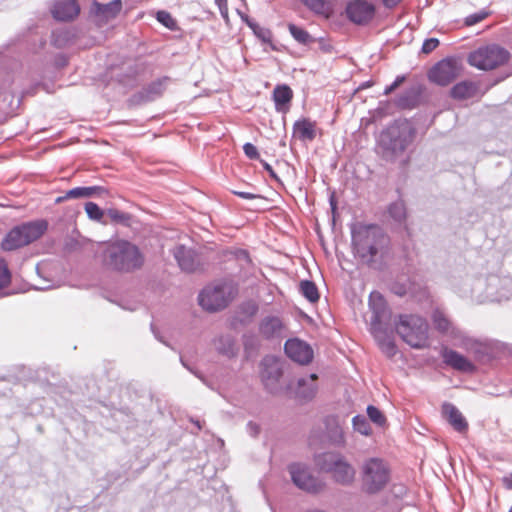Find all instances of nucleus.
I'll return each mask as SVG.
<instances>
[{
	"label": "nucleus",
	"instance_id": "1",
	"mask_svg": "<svg viewBox=\"0 0 512 512\" xmlns=\"http://www.w3.org/2000/svg\"><path fill=\"white\" fill-rule=\"evenodd\" d=\"M355 256L369 267L378 269L389 254L390 239L377 225L357 224L351 230Z\"/></svg>",
	"mask_w": 512,
	"mask_h": 512
},
{
	"label": "nucleus",
	"instance_id": "2",
	"mask_svg": "<svg viewBox=\"0 0 512 512\" xmlns=\"http://www.w3.org/2000/svg\"><path fill=\"white\" fill-rule=\"evenodd\" d=\"M104 257L109 267L121 272H132L140 269L144 263V256L139 248L125 240L109 244Z\"/></svg>",
	"mask_w": 512,
	"mask_h": 512
},
{
	"label": "nucleus",
	"instance_id": "3",
	"mask_svg": "<svg viewBox=\"0 0 512 512\" xmlns=\"http://www.w3.org/2000/svg\"><path fill=\"white\" fill-rule=\"evenodd\" d=\"M414 137V131L408 123H396L388 127L380 135L379 145L383 157L387 160H395L409 146Z\"/></svg>",
	"mask_w": 512,
	"mask_h": 512
},
{
	"label": "nucleus",
	"instance_id": "4",
	"mask_svg": "<svg viewBox=\"0 0 512 512\" xmlns=\"http://www.w3.org/2000/svg\"><path fill=\"white\" fill-rule=\"evenodd\" d=\"M397 333L413 348H424L428 344V324L417 315H401L396 325Z\"/></svg>",
	"mask_w": 512,
	"mask_h": 512
},
{
	"label": "nucleus",
	"instance_id": "5",
	"mask_svg": "<svg viewBox=\"0 0 512 512\" xmlns=\"http://www.w3.org/2000/svg\"><path fill=\"white\" fill-rule=\"evenodd\" d=\"M316 464L321 470L330 472L334 480L340 484L347 485L354 480V468L340 454L323 453L318 455Z\"/></svg>",
	"mask_w": 512,
	"mask_h": 512
},
{
	"label": "nucleus",
	"instance_id": "6",
	"mask_svg": "<svg viewBox=\"0 0 512 512\" xmlns=\"http://www.w3.org/2000/svg\"><path fill=\"white\" fill-rule=\"evenodd\" d=\"M509 52L498 45H487L471 52L468 62L480 70H492L509 60Z\"/></svg>",
	"mask_w": 512,
	"mask_h": 512
},
{
	"label": "nucleus",
	"instance_id": "7",
	"mask_svg": "<svg viewBox=\"0 0 512 512\" xmlns=\"http://www.w3.org/2000/svg\"><path fill=\"white\" fill-rule=\"evenodd\" d=\"M233 289L226 283L205 287L198 296L199 305L209 311L215 312L224 309L231 301Z\"/></svg>",
	"mask_w": 512,
	"mask_h": 512
},
{
	"label": "nucleus",
	"instance_id": "8",
	"mask_svg": "<svg viewBox=\"0 0 512 512\" xmlns=\"http://www.w3.org/2000/svg\"><path fill=\"white\" fill-rule=\"evenodd\" d=\"M363 484L368 492L381 490L389 480V469L383 460L371 458L363 464Z\"/></svg>",
	"mask_w": 512,
	"mask_h": 512
},
{
	"label": "nucleus",
	"instance_id": "9",
	"mask_svg": "<svg viewBox=\"0 0 512 512\" xmlns=\"http://www.w3.org/2000/svg\"><path fill=\"white\" fill-rule=\"evenodd\" d=\"M462 65L455 58H445L429 71L428 78L439 86H447L461 75Z\"/></svg>",
	"mask_w": 512,
	"mask_h": 512
},
{
	"label": "nucleus",
	"instance_id": "10",
	"mask_svg": "<svg viewBox=\"0 0 512 512\" xmlns=\"http://www.w3.org/2000/svg\"><path fill=\"white\" fill-rule=\"evenodd\" d=\"M293 483L300 489L317 493L323 489L324 484L316 477H314L309 469L300 463H293L288 467Z\"/></svg>",
	"mask_w": 512,
	"mask_h": 512
},
{
	"label": "nucleus",
	"instance_id": "11",
	"mask_svg": "<svg viewBox=\"0 0 512 512\" xmlns=\"http://www.w3.org/2000/svg\"><path fill=\"white\" fill-rule=\"evenodd\" d=\"M346 14L353 23L363 25L373 19L375 7L365 0H352L347 4Z\"/></svg>",
	"mask_w": 512,
	"mask_h": 512
},
{
	"label": "nucleus",
	"instance_id": "12",
	"mask_svg": "<svg viewBox=\"0 0 512 512\" xmlns=\"http://www.w3.org/2000/svg\"><path fill=\"white\" fill-rule=\"evenodd\" d=\"M284 350L291 360L301 365H307L313 359V349L311 346L298 338L287 340Z\"/></svg>",
	"mask_w": 512,
	"mask_h": 512
},
{
	"label": "nucleus",
	"instance_id": "13",
	"mask_svg": "<svg viewBox=\"0 0 512 512\" xmlns=\"http://www.w3.org/2000/svg\"><path fill=\"white\" fill-rule=\"evenodd\" d=\"M317 375L310 374L297 379L295 386L291 384L290 388L295 396L303 400H311L317 392Z\"/></svg>",
	"mask_w": 512,
	"mask_h": 512
},
{
	"label": "nucleus",
	"instance_id": "14",
	"mask_svg": "<svg viewBox=\"0 0 512 512\" xmlns=\"http://www.w3.org/2000/svg\"><path fill=\"white\" fill-rule=\"evenodd\" d=\"M173 254L182 271L191 273L200 266L198 255L192 249L179 245L175 247Z\"/></svg>",
	"mask_w": 512,
	"mask_h": 512
},
{
	"label": "nucleus",
	"instance_id": "15",
	"mask_svg": "<svg viewBox=\"0 0 512 512\" xmlns=\"http://www.w3.org/2000/svg\"><path fill=\"white\" fill-rule=\"evenodd\" d=\"M441 356L445 364L457 371L473 373L476 370L475 365L457 351L445 347L441 351Z\"/></svg>",
	"mask_w": 512,
	"mask_h": 512
},
{
	"label": "nucleus",
	"instance_id": "16",
	"mask_svg": "<svg viewBox=\"0 0 512 512\" xmlns=\"http://www.w3.org/2000/svg\"><path fill=\"white\" fill-rule=\"evenodd\" d=\"M80 7L76 0H58L55 2L52 14L53 17L60 21H69L78 16Z\"/></svg>",
	"mask_w": 512,
	"mask_h": 512
},
{
	"label": "nucleus",
	"instance_id": "17",
	"mask_svg": "<svg viewBox=\"0 0 512 512\" xmlns=\"http://www.w3.org/2000/svg\"><path fill=\"white\" fill-rule=\"evenodd\" d=\"M369 307L373 312L371 328H373L374 323L376 327L380 326L382 320L386 318L388 314L384 297L377 291L371 292L369 296Z\"/></svg>",
	"mask_w": 512,
	"mask_h": 512
},
{
	"label": "nucleus",
	"instance_id": "18",
	"mask_svg": "<svg viewBox=\"0 0 512 512\" xmlns=\"http://www.w3.org/2000/svg\"><path fill=\"white\" fill-rule=\"evenodd\" d=\"M442 413L456 431L459 433L467 431L468 423L456 406L451 403H445L442 406Z\"/></svg>",
	"mask_w": 512,
	"mask_h": 512
},
{
	"label": "nucleus",
	"instance_id": "19",
	"mask_svg": "<svg viewBox=\"0 0 512 512\" xmlns=\"http://www.w3.org/2000/svg\"><path fill=\"white\" fill-rule=\"evenodd\" d=\"M283 329V322L277 316H266L259 325V332L266 339L280 337Z\"/></svg>",
	"mask_w": 512,
	"mask_h": 512
},
{
	"label": "nucleus",
	"instance_id": "20",
	"mask_svg": "<svg viewBox=\"0 0 512 512\" xmlns=\"http://www.w3.org/2000/svg\"><path fill=\"white\" fill-rule=\"evenodd\" d=\"M47 227L48 224L45 220L29 222L19 226L28 244L40 238L47 230Z\"/></svg>",
	"mask_w": 512,
	"mask_h": 512
},
{
	"label": "nucleus",
	"instance_id": "21",
	"mask_svg": "<svg viewBox=\"0 0 512 512\" xmlns=\"http://www.w3.org/2000/svg\"><path fill=\"white\" fill-rule=\"evenodd\" d=\"M478 94V85L472 81H461L455 84L450 95L456 100H466L475 97Z\"/></svg>",
	"mask_w": 512,
	"mask_h": 512
},
{
	"label": "nucleus",
	"instance_id": "22",
	"mask_svg": "<svg viewBox=\"0 0 512 512\" xmlns=\"http://www.w3.org/2000/svg\"><path fill=\"white\" fill-rule=\"evenodd\" d=\"M371 331L382 352L385 353L388 357H393L396 354V346L393 339L384 331H382L380 326L376 327L375 323L373 324Z\"/></svg>",
	"mask_w": 512,
	"mask_h": 512
},
{
	"label": "nucleus",
	"instance_id": "23",
	"mask_svg": "<svg viewBox=\"0 0 512 512\" xmlns=\"http://www.w3.org/2000/svg\"><path fill=\"white\" fill-rule=\"evenodd\" d=\"M293 92L287 85H277L273 91V100L275 103V109L278 112H284L287 109V105L291 102Z\"/></svg>",
	"mask_w": 512,
	"mask_h": 512
},
{
	"label": "nucleus",
	"instance_id": "24",
	"mask_svg": "<svg viewBox=\"0 0 512 512\" xmlns=\"http://www.w3.org/2000/svg\"><path fill=\"white\" fill-rule=\"evenodd\" d=\"M264 369L262 371V378L265 382V385L269 387L270 382H278L282 375V371L278 365V363L273 358H265L262 362Z\"/></svg>",
	"mask_w": 512,
	"mask_h": 512
},
{
	"label": "nucleus",
	"instance_id": "25",
	"mask_svg": "<svg viewBox=\"0 0 512 512\" xmlns=\"http://www.w3.org/2000/svg\"><path fill=\"white\" fill-rule=\"evenodd\" d=\"M329 442L335 446H343L345 443L343 429L334 417H328L325 421Z\"/></svg>",
	"mask_w": 512,
	"mask_h": 512
},
{
	"label": "nucleus",
	"instance_id": "26",
	"mask_svg": "<svg viewBox=\"0 0 512 512\" xmlns=\"http://www.w3.org/2000/svg\"><path fill=\"white\" fill-rule=\"evenodd\" d=\"M294 134L300 140H313L316 136L315 134V123L310 121L309 119L298 120L294 123L293 126Z\"/></svg>",
	"mask_w": 512,
	"mask_h": 512
},
{
	"label": "nucleus",
	"instance_id": "27",
	"mask_svg": "<svg viewBox=\"0 0 512 512\" xmlns=\"http://www.w3.org/2000/svg\"><path fill=\"white\" fill-rule=\"evenodd\" d=\"M28 245L27 240L23 237V233H21V230L18 227L13 228L5 237L2 248L4 250H15L17 248H20L22 246Z\"/></svg>",
	"mask_w": 512,
	"mask_h": 512
},
{
	"label": "nucleus",
	"instance_id": "28",
	"mask_svg": "<svg viewBox=\"0 0 512 512\" xmlns=\"http://www.w3.org/2000/svg\"><path fill=\"white\" fill-rule=\"evenodd\" d=\"M313 12L328 17L332 12L331 0H301Z\"/></svg>",
	"mask_w": 512,
	"mask_h": 512
},
{
	"label": "nucleus",
	"instance_id": "29",
	"mask_svg": "<svg viewBox=\"0 0 512 512\" xmlns=\"http://www.w3.org/2000/svg\"><path fill=\"white\" fill-rule=\"evenodd\" d=\"M215 346L220 353L229 357L234 356L237 351L235 340L230 335L220 336L215 341Z\"/></svg>",
	"mask_w": 512,
	"mask_h": 512
},
{
	"label": "nucleus",
	"instance_id": "30",
	"mask_svg": "<svg viewBox=\"0 0 512 512\" xmlns=\"http://www.w3.org/2000/svg\"><path fill=\"white\" fill-rule=\"evenodd\" d=\"M96 7V13L103 15L105 18H113L121 10V1L114 0L108 4H94Z\"/></svg>",
	"mask_w": 512,
	"mask_h": 512
},
{
	"label": "nucleus",
	"instance_id": "31",
	"mask_svg": "<svg viewBox=\"0 0 512 512\" xmlns=\"http://www.w3.org/2000/svg\"><path fill=\"white\" fill-rule=\"evenodd\" d=\"M299 289L301 294L310 302L314 303L319 300V292L316 285L309 280L300 282Z\"/></svg>",
	"mask_w": 512,
	"mask_h": 512
},
{
	"label": "nucleus",
	"instance_id": "32",
	"mask_svg": "<svg viewBox=\"0 0 512 512\" xmlns=\"http://www.w3.org/2000/svg\"><path fill=\"white\" fill-rule=\"evenodd\" d=\"M246 22L257 38L264 43H272V33L268 28L262 27L252 20H246Z\"/></svg>",
	"mask_w": 512,
	"mask_h": 512
},
{
	"label": "nucleus",
	"instance_id": "33",
	"mask_svg": "<svg viewBox=\"0 0 512 512\" xmlns=\"http://www.w3.org/2000/svg\"><path fill=\"white\" fill-rule=\"evenodd\" d=\"M388 213L396 222H403L406 219V207L403 201L398 200L388 207Z\"/></svg>",
	"mask_w": 512,
	"mask_h": 512
},
{
	"label": "nucleus",
	"instance_id": "34",
	"mask_svg": "<svg viewBox=\"0 0 512 512\" xmlns=\"http://www.w3.org/2000/svg\"><path fill=\"white\" fill-rule=\"evenodd\" d=\"M433 322L437 330L443 333H448L450 331L451 323L441 311L436 310L433 313Z\"/></svg>",
	"mask_w": 512,
	"mask_h": 512
},
{
	"label": "nucleus",
	"instance_id": "35",
	"mask_svg": "<svg viewBox=\"0 0 512 512\" xmlns=\"http://www.w3.org/2000/svg\"><path fill=\"white\" fill-rule=\"evenodd\" d=\"M288 29H289V32L291 33L292 37L297 42H299L301 44H307L310 41L311 37L306 30H304L294 24H289Z\"/></svg>",
	"mask_w": 512,
	"mask_h": 512
},
{
	"label": "nucleus",
	"instance_id": "36",
	"mask_svg": "<svg viewBox=\"0 0 512 512\" xmlns=\"http://www.w3.org/2000/svg\"><path fill=\"white\" fill-rule=\"evenodd\" d=\"M353 428L362 435H369L371 427L369 422L364 416L357 415L352 420Z\"/></svg>",
	"mask_w": 512,
	"mask_h": 512
},
{
	"label": "nucleus",
	"instance_id": "37",
	"mask_svg": "<svg viewBox=\"0 0 512 512\" xmlns=\"http://www.w3.org/2000/svg\"><path fill=\"white\" fill-rule=\"evenodd\" d=\"M85 211L88 217L94 221H101L104 216V211L94 202H87L85 204Z\"/></svg>",
	"mask_w": 512,
	"mask_h": 512
},
{
	"label": "nucleus",
	"instance_id": "38",
	"mask_svg": "<svg viewBox=\"0 0 512 512\" xmlns=\"http://www.w3.org/2000/svg\"><path fill=\"white\" fill-rule=\"evenodd\" d=\"M156 19L163 24L165 27L169 29H174L176 26L175 20L172 18L171 14L167 11L160 10L156 13Z\"/></svg>",
	"mask_w": 512,
	"mask_h": 512
},
{
	"label": "nucleus",
	"instance_id": "39",
	"mask_svg": "<svg viewBox=\"0 0 512 512\" xmlns=\"http://www.w3.org/2000/svg\"><path fill=\"white\" fill-rule=\"evenodd\" d=\"M367 414L370 420L374 423L378 425H383L385 423V417L377 407L369 405L367 407Z\"/></svg>",
	"mask_w": 512,
	"mask_h": 512
},
{
	"label": "nucleus",
	"instance_id": "40",
	"mask_svg": "<svg viewBox=\"0 0 512 512\" xmlns=\"http://www.w3.org/2000/svg\"><path fill=\"white\" fill-rule=\"evenodd\" d=\"M107 215L109 216V218L112 221L117 222V223H124V222L128 221L130 218L128 214L121 212L117 209H108Z\"/></svg>",
	"mask_w": 512,
	"mask_h": 512
},
{
	"label": "nucleus",
	"instance_id": "41",
	"mask_svg": "<svg viewBox=\"0 0 512 512\" xmlns=\"http://www.w3.org/2000/svg\"><path fill=\"white\" fill-rule=\"evenodd\" d=\"M10 272L4 260H0V289L10 283Z\"/></svg>",
	"mask_w": 512,
	"mask_h": 512
},
{
	"label": "nucleus",
	"instance_id": "42",
	"mask_svg": "<svg viewBox=\"0 0 512 512\" xmlns=\"http://www.w3.org/2000/svg\"><path fill=\"white\" fill-rule=\"evenodd\" d=\"M487 16H488L487 12L480 11L478 13H474V14L467 16L465 19V23L468 26H472V25H475V24L481 22L482 20H484Z\"/></svg>",
	"mask_w": 512,
	"mask_h": 512
},
{
	"label": "nucleus",
	"instance_id": "43",
	"mask_svg": "<svg viewBox=\"0 0 512 512\" xmlns=\"http://www.w3.org/2000/svg\"><path fill=\"white\" fill-rule=\"evenodd\" d=\"M461 346L463 348H465L466 350L471 351L473 353H478L481 350V344L473 339H470V338H465L463 340Z\"/></svg>",
	"mask_w": 512,
	"mask_h": 512
},
{
	"label": "nucleus",
	"instance_id": "44",
	"mask_svg": "<svg viewBox=\"0 0 512 512\" xmlns=\"http://www.w3.org/2000/svg\"><path fill=\"white\" fill-rule=\"evenodd\" d=\"M439 45V40L437 38H429L426 39L422 45V52L425 54L431 53L435 50Z\"/></svg>",
	"mask_w": 512,
	"mask_h": 512
},
{
	"label": "nucleus",
	"instance_id": "45",
	"mask_svg": "<svg viewBox=\"0 0 512 512\" xmlns=\"http://www.w3.org/2000/svg\"><path fill=\"white\" fill-rule=\"evenodd\" d=\"M167 81V79H163V80H158L156 82H153L149 88H148V92L155 95V96H158V95H161L163 90H164V83Z\"/></svg>",
	"mask_w": 512,
	"mask_h": 512
},
{
	"label": "nucleus",
	"instance_id": "46",
	"mask_svg": "<svg viewBox=\"0 0 512 512\" xmlns=\"http://www.w3.org/2000/svg\"><path fill=\"white\" fill-rule=\"evenodd\" d=\"M243 150H244L245 155L249 159H258L259 158L258 150H257L256 146H254L253 144H251V143L244 144Z\"/></svg>",
	"mask_w": 512,
	"mask_h": 512
},
{
	"label": "nucleus",
	"instance_id": "47",
	"mask_svg": "<svg viewBox=\"0 0 512 512\" xmlns=\"http://www.w3.org/2000/svg\"><path fill=\"white\" fill-rule=\"evenodd\" d=\"M405 81V76L403 75H399L396 77V79L394 80V82L387 86L384 90V94L385 95H388L390 94L391 92H393L396 88H398L403 82Z\"/></svg>",
	"mask_w": 512,
	"mask_h": 512
},
{
	"label": "nucleus",
	"instance_id": "48",
	"mask_svg": "<svg viewBox=\"0 0 512 512\" xmlns=\"http://www.w3.org/2000/svg\"><path fill=\"white\" fill-rule=\"evenodd\" d=\"M84 198L91 197L95 194H101L105 192V189L100 186L83 187Z\"/></svg>",
	"mask_w": 512,
	"mask_h": 512
},
{
	"label": "nucleus",
	"instance_id": "49",
	"mask_svg": "<svg viewBox=\"0 0 512 512\" xmlns=\"http://www.w3.org/2000/svg\"><path fill=\"white\" fill-rule=\"evenodd\" d=\"M64 198H84L83 187L70 189L64 195Z\"/></svg>",
	"mask_w": 512,
	"mask_h": 512
},
{
	"label": "nucleus",
	"instance_id": "50",
	"mask_svg": "<svg viewBox=\"0 0 512 512\" xmlns=\"http://www.w3.org/2000/svg\"><path fill=\"white\" fill-rule=\"evenodd\" d=\"M216 4H217V6L219 8L221 16L224 19H228V4H227V0H222V1L216 2Z\"/></svg>",
	"mask_w": 512,
	"mask_h": 512
},
{
	"label": "nucleus",
	"instance_id": "51",
	"mask_svg": "<svg viewBox=\"0 0 512 512\" xmlns=\"http://www.w3.org/2000/svg\"><path fill=\"white\" fill-rule=\"evenodd\" d=\"M233 194L243 198V199H247V200H251V199H255V198H260L259 195H256L254 193H250V192H245V191H238V190H233L232 191Z\"/></svg>",
	"mask_w": 512,
	"mask_h": 512
},
{
	"label": "nucleus",
	"instance_id": "52",
	"mask_svg": "<svg viewBox=\"0 0 512 512\" xmlns=\"http://www.w3.org/2000/svg\"><path fill=\"white\" fill-rule=\"evenodd\" d=\"M254 341L255 338L252 335H245L244 336V347L246 351H249L254 347Z\"/></svg>",
	"mask_w": 512,
	"mask_h": 512
},
{
	"label": "nucleus",
	"instance_id": "53",
	"mask_svg": "<svg viewBox=\"0 0 512 512\" xmlns=\"http://www.w3.org/2000/svg\"><path fill=\"white\" fill-rule=\"evenodd\" d=\"M247 427L251 435L256 436L259 433V426L256 423L249 422Z\"/></svg>",
	"mask_w": 512,
	"mask_h": 512
},
{
	"label": "nucleus",
	"instance_id": "54",
	"mask_svg": "<svg viewBox=\"0 0 512 512\" xmlns=\"http://www.w3.org/2000/svg\"><path fill=\"white\" fill-rule=\"evenodd\" d=\"M502 483L505 488L512 489V473L502 478Z\"/></svg>",
	"mask_w": 512,
	"mask_h": 512
},
{
	"label": "nucleus",
	"instance_id": "55",
	"mask_svg": "<svg viewBox=\"0 0 512 512\" xmlns=\"http://www.w3.org/2000/svg\"><path fill=\"white\" fill-rule=\"evenodd\" d=\"M401 0H383V4L387 8L395 7Z\"/></svg>",
	"mask_w": 512,
	"mask_h": 512
},
{
	"label": "nucleus",
	"instance_id": "56",
	"mask_svg": "<svg viewBox=\"0 0 512 512\" xmlns=\"http://www.w3.org/2000/svg\"><path fill=\"white\" fill-rule=\"evenodd\" d=\"M263 167L264 169L270 174L271 177L273 178H277V175L276 173L274 172V170L272 169L271 165H269L268 163L266 162H263Z\"/></svg>",
	"mask_w": 512,
	"mask_h": 512
},
{
	"label": "nucleus",
	"instance_id": "57",
	"mask_svg": "<svg viewBox=\"0 0 512 512\" xmlns=\"http://www.w3.org/2000/svg\"><path fill=\"white\" fill-rule=\"evenodd\" d=\"M65 199H66V198H64V196H62V197H58V198L56 199V202H57V203H60V202H62V201H63V200H65Z\"/></svg>",
	"mask_w": 512,
	"mask_h": 512
},
{
	"label": "nucleus",
	"instance_id": "58",
	"mask_svg": "<svg viewBox=\"0 0 512 512\" xmlns=\"http://www.w3.org/2000/svg\"><path fill=\"white\" fill-rule=\"evenodd\" d=\"M197 426H198V429H201V426L199 424V421L196 422Z\"/></svg>",
	"mask_w": 512,
	"mask_h": 512
},
{
	"label": "nucleus",
	"instance_id": "59",
	"mask_svg": "<svg viewBox=\"0 0 512 512\" xmlns=\"http://www.w3.org/2000/svg\"><path fill=\"white\" fill-rule=\"evenodd\" d=\"M509 512H512V507L510 508Z\"/></svg>",
	"mask_w": 512,
	"mask_h": 512
},
{
	"label": "nucleus",
	"instance_id": "60",
	"mask_svg": "<svg viewBox=\"0 0 512 512\" xmlns=\"http://www.w3.org/2000/svg\"><path fill=\"white\" fill-rule=\"evenodd\" d=\"M511 394H512V389H511Z\"/></svg>",
	"mask_w": 512,
	"mask_h": 512
}]
</instances>
